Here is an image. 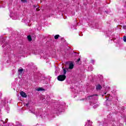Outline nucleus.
Returning <instances> with one entry per match:
<instances>
[{
  "instance_id": "6e6552de",
  "label": "nucleus",
  "mask_w": 126,
  "mask_h": 126,
  "mask_svg": "<svg viewBox=\"0 0 126 126\" xmlns=\"http://www.w3.org/2000/svg\"><path fill=\"white\" fill-rule=\"evenodd\" d=\"M91 126V122H90V121H89L88 123H87V124H86L85 125V126Z\"/></svg>"
},
{
  "instance_id": "39448f33",
  "label": "nucleus",
  "mask_w": 126,
  "mask_h": 126,
  "mask_svg": "<svg viewBox=\"0 0 126 126\" xmlns=\"http://www.w3.org/2000/svg\"><path fill=\"white\" fill-rule=\"evenodd\" d=\"M96 89L97 90H101L102 89V86L100 85H98L96 86Z\"/></svg>"
},
{
  "instance_id": "423d86ee",
  "label": "nucleus",
  "mask_w": 126,
  "mask_h": 126,
  "mask_svg": "<svg viewBox=\"0 0 126 126\" xmlns=\"http://www.w3.org/2000/svg\"><path fill=\"white\" fill-rule=\"evenodd\" d=\"M27 38H28V40H29V41H32V37H31V36L28 35Z\"/></svg>"
},
{
  "instance_id": "7ed1b4c3",
  "label": "nucleus",
  "mask_w": 126,
  "mask_h": 126,
  "mask_svg": "<svg viewBox=\"0 0 126 126\" xmlns=\"http://www.w3.org/2000/svg\"><path fill=\"white\" fill-rule=\"evenodd\" d=\"M20 95L22 96V97H24V98H26V97H27V94H26L24 92H21L20 93Z\"/></svg>"
},
{
  "instance_id": "6ab92c4d",
  "label": "nucleus",
  "mask_w": 126,
  "mask_h": 126,
  "mask_svg": "<svg viewBox=\"0 0 126 126\" xmlns=\"http://www.w3.org/2000/svg\"><path fill=\"white\" fill-rule=\"evenodd\" d=\"M36 7L38 8V7H39V6H37Z\"/></svg>"
},
{
  "instance_id": "ddd939ff",
  "label": "nucleus",
  "mask_w": 126,
  "mask_h": 126,
  "mask_svg": "<svg viewBox=\"0 0 126 126\" xmlns=\"http://www.w3.org/2000/svg\"><path fill=\"white\" fill-rule=\"evenodd\" d=\"M30 113H32V114H35V112H34V111H32V110H30Z\"/></svg>"
},
{
  "instance_id": "4be33fe9",
  "label": "nucleus",
  "mask_w": 126,
  "mask_h": 126,
  "mask_svg": "<svg viewBox=\"0 0 126 126\" xmlns=\"http://www.w3.org/2000/svg\"><path fill=\"white\" fill-rule=\"evenodd\" d=\"M26 105H27V106H28V104H27Z\"/></svg>"
},
{
  "instance_id": "f8f14e48",
  "label": "nucleus",
  "mask_w": 126,
  "mask_h": 126,
  "mask_svg": "<svg viewBox=\"0 0 126 126\" xmlns=\"http://www.w3.org/2000/svg\"><path fill=\"white\" fill-rule=\"evenodd\" d=\"M123 40H124V42H126V36H124Z\"/></svg>"
},
{
  "instance_id": "0eeeda50",
  "label": "nucleus",
  "mask_w": 126,
  "mask_h": 126,
  "mask_svg": "<svg viewBox=\"0 0 126 126\" xmlns=\"http://www.w3.org/2000/svg\"><path fill=\"white\" fill-rule=\"evenodd\" d=\"M37 91H43L44 89L42 88H38L36 89Z\"/></svg>"
},
{
  "instance_id": "412c9836",
  "label": "nucleus",
  "mask_w": 126,
  "mask_h": 126,
  "mask_svg": "<svg viewBox=\"0 0 126 126\" xmlns=\"http://www.w3.org/2000/svg\"><path fill=\"white\" fill-rule=\"evenodd\" d=\"M19 126H21V125L20 124V125H19Z\"/></svg>"
},
{
  "instance_id": "2eb2a0df",
  "label": "nucleus",
  "mask_w": 126,
  "mask_h": 126,
  "mask_svg": "<svg viewBox=\"0 0 126 126\" xmlns=\"http://www.w3.org/2000/svg\"><path fill=\"white\" fill-rule=\"evenodd\" d=\"M91 63H95V61H94V60H91Z\"/></svg>"
},
{
  "instance_id": "aec40b11",
  "label": "nucleus",
  "mask_w": 126,
  "mask_h": 126,
  "mask_svg": "<svg viewBox=\"0 0 126 126\" xmlns=\"http://www.w3.org/2000/svg\"><path fill=\"white\" fill-rule=\"evenodd\" d=\"M104 94H105V95H106V93H105Z\"/></svg>"
},
{
  "instance_id": "f03ea898",
  "label": "nucleus",
  "mask_w": 126,
  "mask_h": 126,
  "mask_svg": "<svg viewBox=\"0 0 126 126\" xmlns=\"http://www.w3.org/2000/svg\"><path fill=\"white\" fill-rule=\"evenodd\" d=\"M95 96H98L97 94H93L92 95H91L90 96H88V99H90V100H91L92 99H95L96 97H95Z\"/></svg>"
},
{
  "instance_id": "5701e85b",
  "label": "nucleus",
  "mask_w": 126,
  "mask_h": 126,
  "mask_svg": "<svg viewBox=\"0 0 126 126\" xmlns=\"http://www.w3.org/2000/svg\"><path fill=\"white\" fill-rule=\"evenodd\" d=\"M66 69L67 70V68H66Z\"/></svg>"
},
{
  "instance_id": "9b49d317",
  "label": "nucleus",
  "mask_w": 126,
  "mask_h": 126,
  "mask_svg": "<svg viewBox=\"0 0 126 126\" xmlns=\"http://www.w3.org/2000/svg\"><path fill=\"white\" fill-rule=\"evenodd\" d=\"M18 71L20 73H22V72L23 71V69L22 68V69H19L18 70Z\"/></svg>"
},
{
  "instance_id": "1a4fd4ad",
  "label": "nucleus",
  "mask_w": 126,
  "mask_h": 126,
  "mask_svg": "<svg viewBox=\"0 0 126 126\" xmlns=\"http://www.w3.org/2000/svg\"><path fill=\"white\" fill-rule=\"evenodd\" d=\"M63 75H65V74L66 73V70L65 69V68L63 69Z\"/></svg>"
},
{
  "instance_id": "20e7f679",
  "label": "nucleus",
  "mask_w": 126,
  "mask_h": 126,
  "mask_svg": "<svg viewBox=\"0 0 126 126\" xmlns=\"http://www.w3.org/2000/svg\"><path fill=\"white\" fill-rule=\"evenodd\" d=\"M74 66V65L73 64V63H69V69H72L73 68V67Z\"/></svg>"
},
{
  "instance_id": "4468645a",
  "label": "nucleus",
  "mask_w": 126,
  "mask_h": 126,
  "mask_svg": "<svg viewBox=\"0 0 126 126\" xmlns=\"http://www.w3.org/2000/svg\"><path fill=\"white\" fill-rule=\"evenodd\" d=\"M21 1H22L23 2H26L27 1V0H21Z\"/></svg>"
},
{
  "instance_id": "dca6fc26",
  "label": "nucleus",
  "mask_w": 126,
  "mask_h": 126,
  "mask_svg": "<svg viewBox=\"0 0 126 126\" xmlns=\"http://www.w3.org/2000/svg\"><path fill=\"white\" fill-rule=\"evenodd\" d=\"M97 105H95L94 106V109H95V108H97Z\"/></svg>"
},
{
  "instance_id": "a211bd4d",
  "label": "nucleus",
  "mask_w": 126,
  "mask_h": 126,
  "mask_svg": "<svg viewBox=\"0 0 126 126\" xmlns=\"http://www.w3.org/2000/svg\"><path fill=\"white\" fill-rule=\"evenodd\" d=\"M105 12H106V13H108V12L107 11H105Z\"/></svg>"
},
{
  "instance_id": "f3484780",
  "label": "nucleus",
  "mask_w": 126,
  "mask_h": 126,
  "mask_svg": "<svg viewBox=\"0 0 126 126\" xmlns=\"http://www.w3.org/2000/svg\"><path fill=\"white\" fill-rule=\"evenodd\" d=\"M79 61H80V59H79L77 60V62H79Z\"/></svg>"
},
{
  "instance_id": "f257e3e1",
  "label": "nucleus",
  "mask_w": 126,
  "mask_h": 126,
  "mask_svg": "<svg viewBox=\"0 0 126 126\" xmlns=\"http://www.w3.org/2000/svg\"><path fill=\"white\" fill-rule=\"evenodd\" d=\"M66 77V76H65V75H60L58 76L57 79L59 81H63L65 79Z\"/></svg>"
},
{
  "instance_id": "9d476101",
  "label": "nucleus",
  "mask_w": 126,
  "mask_h": 126,
  "mask_svg": "<svg viewBox=\"0 0 126 126\" xmlns=\"http://www.w3.org/2000/svg\"><path fill=\"white\" fill-rule=\"evenodd\" d=\"M59 37H60V35L57 34L54 36V38L57 40V39H59Z\"/></svg>"
}]
</instances>
